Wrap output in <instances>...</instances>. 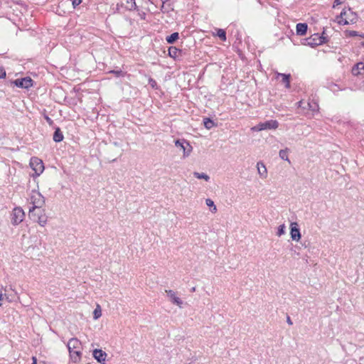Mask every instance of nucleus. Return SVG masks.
Returning <instances> with one entry per match:
<instances>
[{
  "label": "nucleus",
  "mask_w": 364,
  "mask_h": 364,
  "mask_svg": "<svg viewBox=\"0 0 364 364\" xmlns=\"http://www.w3.org/2000/svg\"><path fill=\"white\" fill-rule=\"evenodd\" d=\"M141 19H145V17H144V16H141Z\"/></svg>",
  "instance_id": "nucleus-43"
},
{
  "label": "nucleus",
  "mask_w": 364,
  "mask_h": 364,
  "mask_svg": "<svg viewBox=\"0 0 364 364\" xmlns=\"http://www.w3.org/2000/svg\"><path fill=\"white\" fill-rule=\"evenodd\" d=\"M345 33H346V36L352 37V36H360L361 38H363L364 39V33L358 34V32L355 31H348V30H346L345 31ZM360 44H361L362 46L364 47V41L361 42Z\"/></svg>",
  "instance_id": "nucleus-20"
},
{
  "label": "nucleus",
  "mask_w": 364,
  "mask_h": 364,
  "mask_svg": "<svg viewBox=\"0 0 364 364\" xmlns=\"http://www.w3.org/2000/svg\"><path fill=\"white\" fill-rule=\"evenodd\" d=\"M82 3V0H73V6L74 8L77 7Z\"/></svg>",
  "instance_id": "nucleus-33"
},
{
  "label": "nucleus",
  "mask_w": 364,
  "mask_h": 364,
  "mask_svg": "<svg viewBox=\"0 0 364 364\" xmlns=\"http://www.w3.org/2000/svg\"><path fill=\"white\" fill-rule=\"evenodd\" d=\"M205 203L208 206L213 207V209L211 210V211L213 213L216 212V210H217L216 206L215 205L214 202L211 199H210V198L206 199Z\"/></svg>",
  "instance_id": "nucleus-27"
},
{
  "label": "nucleus",
  "mask_w": 364,
  "mask_h": 364,
  "mask_svg": "<svg viewBox=\"0 0 364 364\" xmlns=\"http://www.w3.org/2000/svg\"><path fill=\"white\" fill-rule=\"evenodd\" d=\"M110 73H113L116 77H121L124 75V73L122 72V70H113L109 71Z\"/></svg>",
  "instance_id": "nucleus-30"
},
{
  "label": "nucleus",
  "mask_w": 364,
  "mask_h": 364,
  "mask_svg": "<svg viewBox=\"0 0 364 364\" xmlns=\"http://www.w3.org/2000/svg\"><path fill=\"white\" fill-rule=\"evenodd\" d=\"M101 315H102V311H101L100 306L99 305H97V308L95 309V311L93 312V317L95 319H97L101 316Z\"/></svg>",
  "instance_id": "nucleus-26"
},
{
  "label": "nucleus",
  "mask_w": 364,
  "mask_h": 364,
  "mask_svg": "<svg viewBox=\"0 0 364 364\" xmlns=\"http://www.w3.org/2000/svg\"><path fill=\"white\" fill-rule=\"evenodd\" d=\"M279 127V122L277 120H268L264 122H259L257 125L252 127L253 132H260L267 129H276Z\"/></svg>",
  "instance_id": "nucleus-3"
},
{
  "label": "nucleus",
  "mask_w": 364,
  "mask_h": 364,
  "mask_svg": "<svg viewBox=\"0 0 364 364\" xmlns=\"http://www.w3.org/2000/svg\"><path fill=\"white\" fill-rule=\"evenodd\" d=\"M278 76L282 77V82L285 84V87L289 88L290 87V75L279 73Z\"/></svg>",
  "instance_id": "nucleus-18"
},
{
  "label": "nucleus",
  "mask_w": 364,
  "mask_h": 364,
  "mask_svg": "<svg viewBox=\"0 0 364 364\" xmlns=\"http://www.w3.org/2000/svg\"><path fill=\"white\" fill-rule=\"evenodd\" d=\"M113 145L116 147H118V148H120L122 146V144L121 143L118 142V141H114L113 142Z\"/></svg>",
  "instance_id": "nucleus-36"
},
{
  "label": "nucleus",
  "mask_w": 364,
  "mask_h": 364,
  "mask_svg": "<svg viewBox=\"0 0 364 364\" xmlns=\"http://www.w3.org/2000/svg\"><path fill=\"white\" fill-rule=\"evenodd\" d=\"M203 124L205 127L208 129H210L211 128L216 125L215 123L210 118H204Z\"/></svg>",
  "instance_id": "nucleus-21"
},
{
  "label": "nucleus",
  "mask_w": 364,
  "mask_h": 364,
  "mask_svg": "<svg viewBox=\"0 0 364 364\" xmlns=\"http://www.w3.org/2000/svg\"><path fill=\"white\" fill-rule=\"evenodd\" d=\"M1 306V304L0 303V306Z\"/></svg>",
  "instance_id": "nucleus-45"
},
{
  "label": "nucleus",
  "mask_w": 364,
  "mask_h": 364,
  "mask_svg": "<svg viewBox=\"0 0 364 364\" xmlns=\"http://www.w3.org/2000/svg\"><path fill=\"white\" fill-rule=\"evenodd\" d=\"M95 359L101 364H105L107 354L101 349H95L92 353Z\"/></svg>",
  "instance_id": "nucleus-9"
},
{
  "label": "nucleus",
  "mask_w": 364,
  "mask_h": 364,
  "mask_svg": "<svg viewBox=\"0 0 364 364\" xmlns=\"http://www.w3.org/2000/svg\"><path fill=\"white\" fill-rule=\"evenodd\" d=\"M74 353H75L77 355L80 356L81 355V353L80 351L79 350H75V351H73Z\"/></svg>",
  "instance_id": "nucleus-39"
},
{
  "label": "nucleus",
  "mask_w": 364,
  "mask_h": 364,
  "mask_svg": "<svg viewBox=\"0 0 364 364\" xmlns=\"http://www.w3.org/2000/svg\"><path fill=\"white\" fill-rule=\"evenodd\" d=\"M290 235L292 240L299 241L301 239V235L300 233V230L296 223H292L291 224Z\"/></svg>",
  "instance_id": "nucleus-10"
},
{
  "label": "nucleus",
  "mask_w": 364,
  "mask_h": 364,
  "mask_svg": "<svg viewBox=\"0 0 364 364\" xmlns=\"http://www.w3.org/2000/svg\"><path fill=\"white\" fill-rule=\"evenodd\" d=\"M149 84H150V85H151L152 87H155V85H156V82L154 80H153L152 78H150V79H149Z\"/></svg>",
  "instance_id": "nucleus-34"
},
{
  "label": "nucleus",
  "mask_w": 364,
  "mask_h": 364,
  "mask_svg": "<svg viewBox=\"0 0 364 364\" xmlns=\"http://www.w3.org/2000/svg\"><path fill=\"white\" fill-rule=\"evenodd\" d=\"M179 38V33L174 32L171 35L166 36V41L169 44L174 43Z\"/></svg>",
  "instance_id": "nucleus-17"
},
{
  "label": "nucleus",
  "mask_w": 364,
  "mask_h": 364,
  "mask_svg": "<svg viewBox=\"0 0 364 364\" xmlns=\"http://www.w3.org/2000/svg\"><path fill=\"white\" fill-rule=\"evenodd\" d=\"M314 42H309V44L311 45H321L323 43H324V38L323 37H318L317 39L315 38H313Z\"/></svg>",
  "instance_id": "nucleus-25"
},
{
  "label": "nucleus",
  "mask_w": 364,
  "mask_h": 364,
  "mask_svg": "<svg viewBox=\"0 0 364 364\" xmlns=\"http://www.w3.org/2000/svg\"><path fill=\"white\" fill-rule=\"evenodd\" d=\"M30 203L32 205L29 208V212L36 210V208H42L45 204L44 197L40 193V192L33 190L29 197Z\"/></svg>",
  "instance_id": "nucleus-1"
},
{
  "label": "nucleus",
  "mask_w": 364,
  "mask_h": 364,
  "mask_svg": "<svg viewBox=\"0 0 364 364\" xmlns=\"http://www.w3.org/2000/svg\"><path fill=\"white\" fill-rule=\"evenodd\" d=\"M6 76V71L2 66L0 65V79Z\"/></svg>",
  "instance_id": "nucleus-31"
},
{
  "label": "nucleus",
  "mask_w": 364,
  "mask_h": 364,
  "mask_svg": "<svg viewBox=\"0 0 364 364\" xmlns=\"http://www.w3.org/2000/svg\"><path fill=\"white\" fill-rule=\"evenodd\" d=\"M257 170H258L259 174L261 176H262L264 178H265L267 176V168L263 163H262V162L257 163Z\"/></svg>",
  "instance_id": "nucleus-16"
},
{
  "label": "nucleus",
  "mask_w": 364,
  "mask_h": 364,
  "mask_svg": "<svg viewBox=\"0 0 364 364\" xmlns=\"http://www.w3.org/2000/svg\"><path fill=\"white\" fill-rule=\"evenodd\" d=\"M127 2V6L129 8V9H132L136 7V3L135 0H126Z\"/></svg>",
  "instance_id": "nucleus-29"
},
{
  "label": "nucleus",
  "mask_w": 364,
  "mask_h": 364,
  "mask_svg": "<svg viewBox=\"0 0 364 364\" xmlns=\"http://www.w3.org/2000/svg\"><path fill=\"white\" fill-rule=\"evenodd\" d=\"M63 134L59 127H57L53 134V140L55 142H60L63 140Z\"/></svg>",
  "instance_id": "nucleus-14"
},
{
  "label": "nucleus",
  "mask_w": 364,
  "mask_h": 364,
  "mask_svg": "<svg viewBox=\"0 0 364 364\" xmlns=\"http://www.w3.org/2000/svg\"><path fill=\"white\" fill-rule=\"evenodd\" d=\"M165 291H166L167 296H168V298L170 299V301L173 304L178 306L181 308L183 304V301L179 297L176 296V293L173 290H170V289L166 290Z\"/></svg>",
  "instance_id": "nucleus-11"
},
{
  "label": "nucleus",
  "mask_w": 364,
  "mask_h": 364,
  "mask_svg": "<svg viewBox=\"0 0 364 364\" xmlns=\"http://www.w3.org/2000/svg\"><path fill=\"white\" fill-rule=\"evenodd\" d=\"M308 24H296V33L299 36H304L307 31Z\"/></svg>",
  "instance_id": "nucleus-15"
},
{
  "label": "nucleus",
  "mask_w": 364,
  "mask_h": 364,
  "mask_svg": "<svg viewBox=\"0 0 364 364\" xmlns=\"http://www.w3.org/2000/svg\"><path fill=\"white\" fill-rule=\"evenodd\" d=\"M196 291V287H193V288L191 289V291H193H193Z\"/></svg>",
  "instance_id": "nucleus-41"
},
{
  "label": "nucleus",
  "mask_w": 364,
  "mask_h": 364,
  "mask_svg": "<svg viewBox=\"0 0 364 364\" xmlns=\"http://www.w3.org/2000/svg\"><path fill=\"white\" fill-rule=\"evenodd\" d=\"M81 346V342L76 338H72L69 340L68 343V348L70 351V353L73 352V350L74 349H78L80 348Z\"/></svg>",
  "instance_id": "nucleus-12"
},
{
  "label": "nucleus",
  "mask_w": 364,
  "mask_h": 364,
  "mask_svg": "<svg viewBox=\"0 0 364 364\" xmlns=\"http://www.w3.org/2000/svg\"><path fill=\"white\" fill-rule=\"evenodd\" d=\"M355 14L348 9V11L345 9L340 14L339 16L336 17V23H349V21L353 22L355 20Z\"/></svg>",
  "instance_id": "nucleus-4"
},
{
  "label": "nucleus",
  "mask_w": 364,
  "mask_h": 364,
  "mask_svg": "<svg viewBox=\"0 0 364 364\" xmlns=\"http://www.w3.org/2000/svg\"><path fill=\"white\" fill-rule=\"evenodd\" d=\"M141 19H145V17H144V16H141Z\"/></svg>",
  "instance_id": "nucleus-44"
},
{
  "label": "nucleus",
  "mask_w": 364,
  "mask_h": 364,
  "mask_svg": "<svg viewBox=\"0 0 364 364\" xmlns=\"http://www.w3.org/2000/svg\"><path fill=\"white\" fill-rule=\"evenodd\" d=\"M44 118L49 125H53V121L51 118H50L48 115H45Z\"/></svg>",
  "instance_id": "nucleus-32"
},
{
  "label": "nucleus",
  "mask_w": 364,
  "mask_h": 364,
  "mask_svg": "<svg viewBox=\"0 0 364 364\" xmlns=\"http://www.w3.org/2000/svg\"><path fill=\"white\" fill-rule=\"evenodd\" d=\"M29 215L42 227L45 226L47 223L48 217L45 213V210L41 208H36L33 212H29Z\"/></svg>",
  "instance_id": "nucleus-2"
},
{
  "label": "nucleus",
  "mask_w": 364,
  "mask_h": 364,
  "mask_svg": "<svg viewBox=\"0 0 364 364\" xmlns=\"http://www.w3.org/2000/svg\"><path fill=\"white\" fill-rule=\"evenodd\" d=\"M193 176L198 179H204L206 181H208L210 180L209 176H208L205 173H198V172H194Z\"/></svg>",
  "instance_id": "nucleus-22"
},
{
  "label": "nucleus",
  "mask_w": 364,
  "mask_h": 364,
  "mask_svg": "<svg viewBox=\"0 0 364 364\" xmlns=\"http://www.w3.org/2000/svg\"><path fill=\"white\" fill-rule=\"evenodd\" d=\"M168 55L173 58L174 60H176L179 58V55L181 54L182 51L177 48L176 47H174V46H171L169 48H168Z\"/></svg>",
  "instance_id": "nucleus-13"
},
{
  "label": "nucleus",
  "mask_w": 364,
  "mask_h": 364,
  "mask_svg": "<svg viewBox=\"0 0 364 364\" xmlns=\"http://www.w3.org/2000/svg\"><path fill=\"white\" fill-rule=\"evenodd\" d=\"M356 70H360V71H364V63L360 62L357 63L352 69V73L354 75H358L361 74V72H355Z\"/></svg>",
  "instance_id": "nucleus-19"
},
{
  "label": "nucleus",
  "mask_w": 364,
  "mask_h": 364,
  "mask_svg": "<svg viewBox=\"0 0 364 364\" xmlns=\"http://www.w3.org/2000/svg\"><path fill=\"white\" fill-rule=\"evenodd\" d=\"M30 164L37 175H40L44 169L43 161L38 158H32Z\"/></svg>",
  "instance_id": "nucleus-8"
},
{
  "label": "nucleus",
  "mask_w": 364,
  "mask_h": 364,
  "mask_svg": "<svg viewBox=\"0 0 364 364\" xmlns=\"http://www.w3.org/2000/svg\"><path fill=\"white\" fill-rule=\"evenodd\" d=\"M32 364H36V358L35 357H33V363Z\"/></svg>",
  "instance_id": "nucleus-40"
},
{
  "label": "nucleus",
  "mask_w": 364,
  "mask_h": 364,
  "mask_svg": "<svg viewBox=\"0 0 364 364\" xmlns=\"http://www.w3.org/2000/svg\"><path fill=\"white\" fill-rule=\"evenodd\" d=\"M216 32H217L216 33L217 36H218L221 41H226V32L225 30L218 28V29H216Z\"/></svg>",
  "instance_id": "nucleus-23"
},
{
  "label": "nucleus",
  "mask_w": 364,
  "mask_h": 364,
  "mask_svg": "<svg viewBox=\"0 0 364 364\" xmlns=\"http://www.w3.org/2000/svg\"><path fill=\"white\" fill-rule=\"evenodd\" d=\"M4 296H6V294H3L2 292L0 291V301L3 300Z\"/></svg>",
  "instance_id": "nucleus-38"
},
{
  "label": "nucleus",
  "mask_w": 364,
  "mask_h": 364,
  "mask_svg": "<svg viewBox=\"0 0 364 364\" xmlns=\"http://www.w3.org/2000/svg\"><path fill=\"white\" fill-rule=\"evenodd\" d=\"M285 225L284 224H282V225H280L279 227H278V230H277V235L280 237L281 235H284V232H285Z\"/></svg>",
  "instance_id": "nucleus-28"
},
{
  "label": "nucleus",
  "mask_w": 364,
  "mask_h": 364,
  "mask_svg": "<svg viewBox=\"0 0 364 364\" xmlns=\"http://www.w3.org/2000/svg\"><path fill=\"white\" fill-rule=\"evenodd\" d=\"M341 4V2L340 1V0H335L334 3H333V7H335L336 6L340 5Z\"/></svg>",
  "instance_id": "nucleus-37"
},
{
  "label": "nucleus",
  "mask_w": 364,
  "mask_h": 364,
  "mask_svg": "<svg viewBox=\"0 0 364 364\" xmlns=\"http://www.w3.org/2000/svg\"><path fill=\"white\" fill-rule=\"evenodd\" d=\"M13 83L18 87L28 89L33 86V80L29 77H26L16 79Z\"/></svg>",
  "instance_id": "nucleus-7"
},
{
  "label": "nucleus",
  "mask_w": 364,
  "mask_h": 364,
  "mask_svg": "<svg viewBox=\"0 0 364 364\" xmlns=\"http://www.w3.org/2000/svg\"><path fill=\"white\" fill-rule=\"evenodd\" d=\"M24 216L25 214L21 208H15L11 215V222L14 225H17L23 220Z\"/></svg>",
  "instance_id": "nucleus-5"
},
{
  "label": "nucleus",
  "mask_w": 364,
  "mask_h": 364,
  "mask_svg": "<svg viewBox=\"0 0 364 364\" xmlns=\"http://www.w3.org/2000/svg\"><path fill=\"white\" fill-rule=\"evenodd\" d=\"M175 145H176V146L179 147L181 150H183L184 157L188 156L192 151V146L190 145V144L187 141H186L184 139L176 140Z\"/></svg>",
  "instance_id": "nucleus-6"
},
{
  "label": "nucleus",
  "mask_w": 364,
  "mask_h": 364,
  "mask_svg": "<svg viewBox=\"0 0 364 364\" xmlns=\"http://www.w3.org/2000/svg\"><path fill=\"white\" fill-rule=\"evenodd\" d=\"M279 157L282 159L290 162L289 159V157H288V149L280 150L279 153Z\"/></svg>",
  "instance_id": "nucleus-24"
},
{
  "label": "nucleus",
  "mask_w": 364,
  "mask_h": 364,
  "mask_svg": "<svg viewBox=\"0 0 364 364\" xmlns=\"http://www.w3.org/2000/svg\"><path fill=\"white\" fill-rule=\"evenodd\" d=\"M287 322L290 326H291L293 324V322H292V321H291V319L289 316H287Z\"/></svg>",
  "instance_id": "nucleus-35"
},
{
  "label": "nucleus",
  "mask_w": 364,
  "mask_h": 364,
  "mask_svg": "<svg viewBox=\"0 0 364 364\" xmlns=\"http://www.w3.org/2000/svg\"><path fill=\"white\" fill-rule=\"evenodd\" d=\"M122 150L121 149V151H120V152H119V156H122Z\"/></svg>",
  "instance_id": "nucleus-42"
}]
</instances>
